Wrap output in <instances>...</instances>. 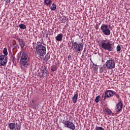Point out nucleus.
<instances>
[{
    "label": "nucleus",
    "mask_w": 130,
    "mask_h": 130,
    "mask_svg": "<svg viewBox=\"0 0 130 130\" xmlns=\"http://www.w3.org/2000/svg\"><path fill=\"white\" fill-rule=\"evenodd\" d=\"M36 50L38 57L42 59V57L46 54V47H45L43 41L37 42Z\"/></svg>",
    "instance_id": "nucleus-1"
},
{
    "label": "nucleus",
    "mask_w": 130,
    "mask_h": 130,
    "mask_svg": "<svg viewBox=\"0 0 130 130\" xmlns=\"http://www.w3.org/2000/svg\"><path fill=\"white\" fill-rule=\"evenodd\" d=\"M18 55H20L19 58L20 59V65L21 66V70L25 71L24 68H27L28 67L29 59V56L28 55V54L24 51L19 53Z\"/></svg>",
    "instance_id": "nucleus-2"
},
{
    "label": "nucleus",
    "mask_w": 130,
    "mask_h": 130,
    "mask_svg": "<svg viewBox=\"0 0 130 130\" xmlns=\"http://www.w3.org/2000/svg\"><path fill=\"white\" fill-rule=\"evenodd\" d=\"M112 45H113V44H111L109 40H103L102 41L101 46L103 49L105 50H108L109 52L112 51L113 50Z\"/></svg>",
    "instance_id": "nucleus-3"
},
{
    "label": "nucleus",
    "mask_w": 130,
    "mask_h": 130,
    "mask_svg": "<svg viewBox=\"0 0 130 130\" xmlns=\"http://www.w3.org/2000/svg\"><path fill=\"white\" fill-rule=\"evenodd\" d=\"M73 120V117L70 116L69 118H67V119L63 122V124H64V127H67V128H70V129L75 130L76 126L72 122Z\"/></svg>",
    "instance_id": "nucleus-4"
},
{
    "label": "nucleus",
    "mask_w": 130,
    "mask_h": 130,
    "mask_svg": "<svg viewBox=\"0 0 130 130\" xmlns=\"http://www.w3.org/2000/svg\"><path fill=\"white\" fill-rule=\"evenodd\" d=\"M72 48L75 52H78V53L83 50V44L78 43L77 42H75L74 40L72 42Z\"/></svg>",
    "instance_id": "nucleus-5"
},
{
    "label": "nucleus",
    "mask_w": 130,
    "mask_h": 130,
    "mask_svg": "<svg viewBox=\"0 0 130 130\" xmlns=\"http://www.w3.org/2000/svg\"><path fill=\"white\" fill-rule=\"evenodd\" d=\"M105 66L107 69L112 70V69L115 68V62H114V60H108L106 62Z\"/></svg>",
    "instance_id": "nucleus-6"
},
{
    "label": "nucleus",
    "mask_w": 130,
    "mask_h": 130,
    "mask_svg": "<svg viewBox=\"0 0 130 130\" xmlns=\"http://www.w3.org/2000/svg\"><path fill=\"white\" fill-rule=\"evenodd\" d=\"M101 30L105 35H110V29H108V26L107 25L104 24H102L101 27Z\"/></svg>",
    "instance_id": "nucleus-7"
},
{
    "label": "nucleus",
    "mask_w": 130,
    "mask_h": 130,
    "mask_svg": "<svg viewBox=\"0 0 130 130\" xmlns=\"http://www.w3.org/2000/svg\"><path fill=\"white\" fill-rule=\"evenodd\" d=\"M8 62V58L5 55H2L0 56V67H5Z\"/></svg>",
    "instance_id": "nucleus-8"
},
{
    "label": "nucleus",
    "mask_w": 130,
    "mask_h": 130,
    "mask_svg": "<svg viewBox=\"0 0 130 130\" xmlns=\"http://www.w3.org/2000/svg\"><path fill=\"white\" fill-rule=\"evenodd\" d=\"M113 95H114V92H113V90H106L105 92V95L104 97V100L105 101L107 98H110L111 97H113Z\"/></svg>",
    "instance_id": "nucleus-9"
},
{
    "label": "nucleus",
    "mask_w": 130,
    "mask_h": 130,
    "mask_svg": "<svg viewBox=\"0 0 130 130\" xmlns=\"http://www.w3.org/2000/svg\"><path fill=\"white\" fill-rule=\"evenodd\" d=\"M123 104H122V101H120L119 103L116 105V112H119L121 109H122V106Z\"/></svg>",
    "instance_id": "nucleus-10"
},
{
    "label": "nucleus",
    "mask_w": 130,
    "mask_h": 130,
    "mask_svg": "<svg viewBox=\"0 0 130 130\" xmlns=\"http://www.w3.org/2000/svg\"><path fill=\"white\" fill-rule=\"evenodd\" d=\"M78 97H79V94L78 92H76L74 94V96L72 98V101L73 103L76 104L77 102H78Z\"/></svg>",
    "instance_id": "nucleus-11"
},
{
    "label": "nucleus",
    "mask_w": 130,
    "mask_h": 130,
    "mask_svg": "<svg viewBox=\"0 0 130 130\" xmlns=\"http://www.w3.org/2000/svg\"><path fill=\"white\" fill-rule=\"evenodd\" d=\"M63 37V36L62 35V34H59L57 35V36L55 37V39L56 41H62V38Z\"/></svg>",
    "instance_id": "nucleus-12"
},
{
    "label": "nucleus",
    "mask_w": 130,
    "mask_h": 130,
    "mask_svg": "<svg viewBox=\"0 0 130 130\" xmlns=\"http://www.w3.org/2000/svg\"><path fill=\"white\" fill-rule=\"evenodd\" d=\"M19 43L22 49H23V48H24V47H25V45H26V42H25V41H24V40H23V39H21L19 42Z\"/></svg>",
    "instance_id": "nucleus-13"
},
{
    "label": "nucleus",
    "mask_w": 130,
    "mask_h": 130,
    "mask_svg": "<svg viewBox=\"0 0 130 130\" xmlns=\"http://www.w3.org/2000/svg\"><path fill=\"white\" fill-rule=\"evenodd\" d=\"M8 125L10 130L15 129V127H16V124L15 123H10Z\"/></svg>",
    "instance_id": "nucleus-14"
},
{
    "label": "nucleus",
    "mask_w": 130,
    "mask_h": 130,
    "mask_svg": "<svg viewBox=\"0 0 130 130\" xmlns=\"http://www.w3.org/2000/svg\"><path fill=\"white\" fill-rule=\"evenodd\" d=\"M105 112L106 114H107V115H113V114L112 113L111 110H109V109H106L105 110Z\"/></svg>",
    "instance_id": "nucleus-15"
},
{
    "label": "nucleus",
    "mask_w": 130,
    "mask_h": 130,
    "mask_svg": "<svg viewBox=\"0 0 130 130\" xmlns=\"http://www.w3.org/2000/svg\"><path fill=\"white\" fill-rule=\"evenodd\" d=\"M48 71V70L47 69V68L44 67L41 71L42 74H43V75H45V74L46 75H47Z\"/></svg>",
    "instance_id": "nucleus-16"
},
{
    "label": "nucleus",
    "mask_w": 130,
    "mask_h": 130,
    "mask_svg": "<svg viewBox=\"0 0 130 130\" xmlns=\"http://www.w3.org/2000/svg\"><path fill=\"white\" fill-rule=\"evenodd\" d=\"M49 8L52 11H55V10H56V5H55L54 4H53L52 6L50 5Z\"/></svg>",
    "instance_id": "nucleus-17"
},
{
    "label": "nucleus",
    "mask_w": 130,
    "mask_h": 130,
    "mask_svg": "<svg viewBox=\"0 0 130 130\" xmlns=\"http://www.w3.org/2000/svg\"><path fill=\"white\" fill-rule=\"evenodd\" d=\"M49 59H50V55H49V54L47 53L45 56L44 60H45V61H48Z\"/></svg>",
    "instance_id": "nucleus-18"
},
{
    "label": "nucleus",
    "mask_w": 130,
    "mask_h": 130,
    "mask_svg": "<svg viewBox=\"0 0 130 130\" xmlns=\"http://www.w3.org/2000/svg\"><path fill=\"white\" fill-rule=\"evenodd\" d=\"M51 71H52V72H55V71H57V67L56 65H52L51 66Z\"/></svg>",
    "instance_id": "nucleus-19"
},
{
    "label": "nucleus",
    "mask_w": 130,
    "mask_h": 130,
    "mask_svg": "<svg viewBox=\"0 0 130 130\" xmlns=\"http://www.w3.org/2000/svg\"><path fill=\"white\" fill-rule=\"evenodd\" d=\"M52 2L51 1H45L44 4L46 6H49L51 4Z\"/></svg>",
    "instance_id": "nucleus-20"
},
{
    "label": "nucleus",
    "mask_w": 130,
    "mask_h": 130,
    "mask_svg": "<svg viewBox=\"0 0 130 130\" xmlns=\"http://www.w3.org/2000/svg\"><path fill=\"white\" fill-rule=\"evenodd\" d=\"M101 98V96L98 95L96 97L95 99L94 100V101L96 103H98L99 102V100Z\"/></svg>",
    "instance_id": "nucleus-21"
},
{
    "label": "nucleus",
    "mask_w": 130,
    "mask_h": 130,
    "mask_svg": "<svg viewBox=\"0 0 130 130\" xmlns=\"http://www.w3.org/2000/svg\"><path fill=\"white\" fill-rule=\"evenodd\" d=\"M19 28H20V29H26V25H25L24 24H21L19 25Z\"/></svg>",
    "instance_id": "nucleus-22"
},
{
    "label": "nucleus",
    "mask_w": 130,
    "mask_h": 130,
    "mask_svg": "<svg viewBox=\"0 0 130 130\" xmlns=\"http://www.w3.org/2000/svg\"><path fill=\"white\" fill-rule=\"evenodd\" d=\"M11 60H12L13 62L14 63H16V57H15V56H13V55H11Z\"/></svg>",
    "instance_id": "nucleus-23"
},
{
    "label": "nucleus",
    "mask_w": 130,
    "mask_h": 130,
    "mask_svg": "<svg viewBox=\"0 0 130 130\" xmlns=\"http://www.w3.org/2000/svg\"><path fill=\"white\" fill-rule=\"evenodd\" d=\"M3 53L5 54V55H8V50L7 48H4L3 50Z\"/></svg>",
    "instance_id": "nucleus-24"
},
{
    "label": "nucleus",
    "mask_w": 130,
    "mask_h": 130,
    "mask_svg": "<svg viewBox=\"0 0 130 130\" xmlns=\"http://www.w3.org/2000/svg\"><path fill=\"white\" fill-rule=\"evenodd\" d=\"M95 130H105L103 127L100 126H96Z\"/></svg>",
    "instance_id": "nucleus-25"
},
{
    "label": "nucleus",
    "mask_w": 130,
    "mask_h": 130,
    "mask_svg": "<svg viewBox=\"0 0 130 130\" xmlns=\"http://www.w3.org/2000/svg\"><path fill=\"white\" fill-rule=\"evenodd\" d=\"M116 50L117 51H120V50H121V47H120V45H117V47H116Z\"/></svg>",
    "instance_id": "nucleus-26"
},
{
    "label": "nucleus",
    "mask_w": 130,
    "mask_h": 130,
    "mask_svg": "<svg viewBox=\"0 0 130 130\" xmlns=\"http://www.w3.org/2000/svg\"><path fill=\"white\" fill-rule=\"evenodd\" d=\"M15 130H21V125H18L17 126Z\"/></svg>",
    "instance_id": "nucleus-27"
},
{
    "label": "nucleus",
    "mask_w": 130,
    "mask_h": 130,
    "mask_svg": "<svg viewBox=\"0 0 130 130\" xmlns=\"http://www.w3.org/2000/svg\"><path fill=\"white\" fill-rule=\"evenodd\" d=\"M114 95H115V96H116V98L118 99H119V95H118V94H117L116 92L114 93Z\"/></svg>",
    "instance_id": "nucleus-28"
},
{
    "label": "nucleus",
    "mask_w": 130,
    "mask_h": 130,
    "mask_svg": "<svg viewBox=\"0 0 130 130\" xmlns=\"http://www.w3.org/2000/svg\"><path fill=\"white\" fill-rule=\"evenodd\" d=\"M15 39L16 40H18V42H19L21 40H22V39H20L19 37H15Z\"/></svg>",
    "instance_id": "nucleus-29"
},
{
    "label": "nucleus",
    "mask_w": 130,
    "mask_h": 130,
    "mask_svg": "<svg viewBox=\"0 0 130 130\" xmlns=\"http://www.w3.org/2000/svg\"><path fill=\"white\" fill-rule=\"evenodd\" d=\"M86 50H87L86 49H84V50H83V53H82V55H84V53H85L86 52Z\"/></svg>",
    "instance_id": "nucleus-30"
},
{
    "label": "nucleus",
    "mask_w": 130,
    "mask_h": 130,
    "mask_svg": "<svg viewBox=\"0 0 130 130\" xmlns=\"http://www.w3.org/2000/svg\"><path fill=\"white\" fill-rule=\"evenodd\" d=\"M13 45L15 46V47H16L17 44L16 43V42L13 43Z\"/></svg>",
    "instance_id": "nucleus-31"
},
{
    "label": "nucleus",
    "mask_w": 130,
    "mask_h": 130,
    "mask_svg": "<svg viewBox=\"0 0 130 130\" xmlns=\"http://www.w3.org/2000/svg\"><path fill=\"white\" fill-rule=\"evenodd\" d=\"M71 57H72V55H68V58H71Z\"/></svg>",
    "instance_id": "nucleus-32"
},
{
    "label": "nucleus",
    "mask_w": 130,
    "mask_h": 130,
    "mask_svg": "<svg viewBox=\"0 0 130 130\" xmlns=\"http://www.w3.org/2000/svg\"><path fill=\"white\" fill-rule=\"evenodd\" d=\"M11 2V1H6L7 4H8V3H10Z\"/></svg>",
    "instance_id": "nucleus-33"
},
{
    "label": "nucleus",
    "mask_w": 130,
    "mask_h": 130,
    "mask_svg": "<svg viewBox=\"0 0 130 130\" xmlns=\"http://www.w3.org/2000/svg\"><path fill=\"white\" fill-rule=\"evenodd\" d=\"M104 97V95H102V98Z\"/></svg>",
    "instance_id": "nucleus-34"
},
{
    "label": "nucleus",
    "mask_w": 130,
    "mask_h": 130,
    "mask_svg": "<svg viewBox=\"0 0 130 130\" xmlns=\"http://www.w3.org/2000/svg\"><path fill=\"white\" fill-rule=\"evenodd\" d=\"M48 35H47V37Z\"/></svg>",
    "instance_id": "nucleus-35"
}]
</instances>
